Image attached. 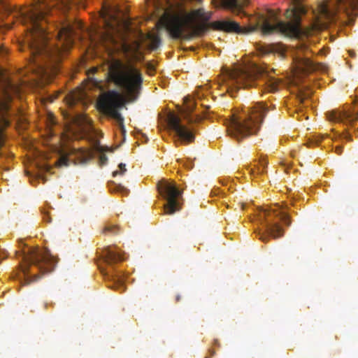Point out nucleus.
<instances>
[{
    "mask_svg": "<svg viewBox=\"0 0 358 358\" xmlns=\"http://www.w3.org/2000/svg\"><path fill=\"white\" fill-rule=\"evenodd\" d=\"M46 6L41 3L21 7L17 9V13L23 17V23L31 26L29 33L27 35V41L34 57L40 54L46 45L48 37L42 21L45 17Z\"/></svg>",
    "mask_w": 358,
    "mask_h": 358,
    "instance_id": "6",
    "label": "nucleus"
},
{
    "mask_svg": "<svg viewBox=\"0 0 358 358\" xmlns=\"http://www.w3.org/2000/svg\"><path fill=\"white\" fill-rule=\"evenodd\" d=\"M58 72L57 66H52L50 68L44 69L42 66H37L35 64L34 58H31L28 66L25 69H22L19 72L21 76H25L29 73L36 74V77L41 80L43 83H48L52 81L53 78Z\"/></svg>",
    "mask_w": 358,
    "mask_h": 358,
    "instance_id": "13",
    "label": "nucleus"
},
{
    "mask_svg": "<svg viewBox=\"0 0 358 358\" xmlns=\"http://www.w3.org/2000/svg\"><path fill=\"white\" fill-rule=\"evenodd\" d=\"M296 68L299 72L309 73L318 69V64L311 61L307 54L301 55L300 53L294 59Z\"/></svg>",
    "mask_w": 358,
    "mask_h": 358,
    "instance_id": "16",
    "label": "nucleus"
},
{
    "mask_svg": "<svg viewBox=\"0 0 358 358\" xmlns=\"http://www.w3.org/2000/svg\"><path fill=\"white\" fill-rule=\"evenodd\" d=\"M184 103L185 104V110L183 111L182 115L189 122H192L194 121V119L191 116V113L194 111L196 103L193 98L187 96L184 98ZM199 119L200 117L196 116L195 121Z\"/></svg>",
    "mask_w": 358,
    "mask_h": 358,
    "instance_id": "20",
    "label": "nucleus"
},
{
    "mask_svg": "<svg viewBox=\"0 0 358 358\" xmlns=\"http://www.w3.org/2000/svg\"><path fill=\"white\" fill-rule=\"evenodd\" d=\"M167 123L169 129L176 132L181 143L188 144L194 141L192 129L182 124L178 116L170 113L168 115Z\"/></svg>",
    "mask_w": 358,
    "mask_h": 358,
    "instance_id": "12",
    "label": "nucleus"
},
{
    "mask_svg": "<svg viewBox=\"0 0 358 358\" xmlns=\"http://www.w3.org/2000/svg\"><path fill=\"white\" fill-rule=\"evenodd\" d=\"M116 228V226L113 224V234H115V229Z\"/></svg>",
    "mask_w": 358,
    "mask_h": 358,
    "instance_id": "37",
    "label": "nucleus"
},
{
    "mask_svg": "<svg viewBox=\"0 0 358 358\" xmlns=\"http://www.w3.org/2000/svg\"><path fill=\"white\" fill-rule=\"evenodd\" d=\"M112 80V64L108 65L107 80L109 83Z\"/></svg>",
    "mask_w": 358,
    "mask_h": 358,
    "instance_id": "29",
    "label": "nucleus"
},
{
    "mask_svg": "<svg viewBox=\"0 0 358 358\" xmlns=\"http://www.w3.org/2000/svg\"><path fill=\"white\" fill-rule=\"evenodd\" d=\"M87 34L90 37V38L92 41L94 40V36L96 34V29L95 27H91L90 29H88L87 30Z\"/></svg>",
    "mask_w": 358,
    "mask_h": 358,
    "instance_id": "28",
    "label": "nucleus"
},
{
    "mask_svg": "<svg viewBox=\"0 0 358 358\" xmlns=\"http://www.w3.org/2000/svg\"><path fill=\"white\" fill-rule=\"evenodd\" d=\"M158 190L165 198L167 203L164 205L165 213L172 215L180 210L179 198L182 192L176 187L172 182L162 181L158 183Z\"/></svg>",
    "mask_w": 358,
    "mask_h": 358,
    "instance_id": "10",
    "label": "nucleus"
},
{
    "mask_svg": "<svg viewBox=\"0 0 358 358\" xmlns=\"http://www.w3.org/2000/svg\"><path fill=\"white\" fill-rule=\"evenodd\" d=\"M42 255H43V257H42L43 261L46 262V261L49 260L50 255L48 251L43 252Z\"/></svg>",
    "mask_w": 358,
    "mask_h": 358,
    "instance_id": "30",
    "label": "nucleus"
},
{
    "mask_svg": "<svg viewBox=\"0 0 358 358\" xmlns=\"http://www.w3.org/2000/svg\"><path fill=\"white\" fill-rule=\"evenodd\" d=\"M248 3V0H224L227 8L236 10H240Z\"/></svg>",
    "mask_w": 358,
    "mask_h": 358,
    "instance_id": "21",
    "label": "nucleus"
},
{
    "mask_svg": "<svg viewBox=\"0 0 358 358\" xmlns=\"http://www.w3.org/2000/svg\"><path fill=\"white\" fill-rule=\"evenodd\" d=\"M142 83V75L136 68L113 57V85L120 89L113 90V121L116 122L123 141L127 131L124 117L119 110L138 99Z\"/></svg>",
    "mask_w": 358,
    "mask_h": 358,
    "instance_id": "2",
    "label": "nucleus"
},
{
    "mask_svg": "<svg viewBox=\"0 0 358 358\" xmlns=\"http://www.w3.org/2000/svg\"><path fill=\"white\" fill-rule=\"evenodd\" d=\"M226 85L227 91L254 86H264L269 92L278 90L280 80L271 76L267 70L257 65L236 67L227 73Z\"/></svg>",
    "mask_w": 358,
    "mask_h": 358,
    "instance_id": "4",
    "label": "nucleus"
},
{
    "mask_svg": "<svg viewBox=\"0 0 358 358\" xmlns=\"http://www.w3.org/2000/svg\"><path fill=\"white\" fill-rule=\"evenodd\" d=\"M59 94V92H57L56 94L54 96H50L49 99H50V102H52L54 101V99H55L58 95Z\"/></svg>",
    "mask_w": 358,
    "mask_h": 358,
    "instance_id": "33",
    "label": "nucleus"
},
{
    "mask_svg": "<svg viewBox=\"0 0 358 358\" xmlns=\"http://www.w3.org/2000/svg\"><path fill=\"white\" fill-rule=\"evenodd\" d=\"M339 9L343 10L349 18L350 23L354 21V16L357 15L356 9L358 8V0H336Z\"/></svg>",
    "mask_w": 358,
    "mask_h": 358,
    "instance_id": "19",
    "label": "nucleus"
},
{
    "mask_svg": "<svg viewBox=\"0 0 358 358\" xmlns=\"http://www.w3.org/2000/svg\"><path fill=\"white\" fill-rule=\"evenodd\" d=\"M292 8L285 12V17L289 21H278L275 24L267 20L262 19V22H257L247 27H241L233 21H215L208 23L210 13H206L203 8H199L188 13L184 7V0L175 3L168 1L170 12L166 13L164 25L175 39L190 40L194 37L202 36L211 27L214 29L238 34H250L260 30L264 35L280 31L287 36L297 37L301 34V16L306 13V8L301 0H292Z\"/></svg>",
    "mask_w": 358,
    "mask_h": 358,
    "instance_id": "1",
    "label": "nucleus"
},
{
    "mask_svg": "<svg viewBox=\"0 0 358 358\" xmlns=\"http://www.w3.org/2000/svg\"><path fill=\"white\" fill-rule=\"evenodd\" d=\"M100 17L103 24V31L101 36V42L106 46L110 45L112 42V14L110 6H103L100 11Z\"/></svg>",
    "mask_w": 358,
    "mask_h": 358,
    "instance_id": "14",
    "label": "nucleus"
},
{
    "mask_svg": "<svg viewBox=\"0 0 358 358\" xmlns=\"http://www.w3.org/2000/svg\"><path fill=\"white\" fill-rule=\"evenodd\" d=\"M95 82L91 78L87 80L80 87L71 91L66 96V103L69 106H72L79 101H83L87 96V90Z\"/></svg>",
    "mask_w": 358,
    "mask_h": 358,
    "instance_id": "15",
    "label": "nucleus"
},
{
    "mask_svg": "<svg viewBox=\"0 0 358 358\" xmlns=\"http://www.w3.org/2000/svg\"><path fill=\"white\" fill-rule=\"evenodd\" d=\"M17 90L3 75V70L0 69V148L3 143L4 131L10 124L8 111L11 101V94L17 92Z\"/></svg>",
    "mask_w": 358,
    "mask_h": 358,
    "instance_id": "9",
    "label": "nucleus"
},
{
    "mask_svg": "<svg viewBox=\"0 0 358 358\" xmlns=\"http://www.w3.org/2000/svg\"><path fill=\"white\" fill-rule=\"evenodd\" d=\"M115 275H113V289L115 288Z\"/></svg>",
    "mask_w": 358,
    "mask_h": 358,
    "instance_id": "36",
    "label": "nucleus"
},
{
    "mask_svg": "<svg viewBox=\"0 0 358 358\" xmlns=\"http://www.w3.org/2000/svg\"><path fill=\"white\" fill-rule=\"evenodd\" d=\"M196 98H197V99H201V96H200V94H196Z\"/></svg>",
    "mask_w": 358,
    "mask_h": 358,
    "instance_id": "38",
    "label": "nucleus"
},
{
    "mask_svg": "<svg viewBox=\"0 0 358 358\" xmlns=\"http://www.w3.org/2000/svg\"><path fill=\"white\" fill-rule=\"evenodd\" d=\"M259 216L266 232H259L258 235L259 239L264 243L269 240V236L278 238L283 236L282 229L278 222L273 220L274 218L279 217L287 226H289L291 224L289 215L287 213L270 208H262Z\"/></svg>",
    "mask_w": 358,
    "mask_h": 358,
    "instance_id": "7",
    "label": "nucleus"
},
{
    "mask_svg": "<svg viewBox=\"0 0 358 358\" xmlns=\"http://www.w3.org/2000/svg\"><path fill=\"white\" fill-rule=\"evenodd\" d=\"M83 29V23L80 20H76L71 24H66L62 27L57 35V45L49 53L52 61L59 62L62 57L72 48L74 36Z\"/></svg>",
    "mask_w": 358,
    "mask_h": 358,
    "instance_id": "8",
    "label": "nucleus"
},
{
    "mask_svg": "<svg viewBox=\"0 0 358 358\" xmlns=\"http://www.w3.org/2000/svg\"><path fill=\"white\" fill-rule=\"evenodd\" d=\"M96 109L103 115H112V92L108 91L102 93L96 102Z\"/></svg>",
    "mask_w": 358,
    "mask_h": 358,
    "instance_id": "18",
    "label": "nucleus"
},
{
    "mask_svg": "<svg viewBox=\"0 0 358 358\" xmlns=\"http://www.w3.org/2000/svg\"><path fill=\"white\" fill-rule=\"evenodd\" d=\"M48 117L51 123H54V115L52 113H49Z\"/></svg>",
    "mask_w": 358,
    "mask_h": 358,
    "instance_id": "32",
    "label": "nucleus"
},
{
    "mask_svg": "<svg viewBox=\"0 0 358 358\" xmlns=\"http://www.w3.org/2000/svg\"><path fill=\"white\" fill-rule=\"evenodd\" d=\"M267 164H268V162L266 161V159H265V158L260 159L259 160L257 166H255V168L251 169V172L252 173L257 172V173H260V174L265 173V171H266L265 169L267 166Z\"/></svg>",
    "mask_w": 358,
    "mask_h": 358,
    "instance_id": "23",
    "label": "nucleus"
},
{
    "mask_svg": "<svg viewBox=\"0 0 358 358\" xmlns=\"http://www.w3.org/2000/svg\"><path fill=\"white\" fill-rule=\"evenodd\" d=\"M62 1V3L65 4L66 3L63 1V0H61Z\"/></svg>",
    "mask_w": 358,
    "mask_h": 358,
    "instance_id": "42",
    "label": "nucleus"
},
{
    "mask_svg": "<svg viewBox=\"0 0 358 358\" xmlns=\"http://www.w3.org/2000/svg\"><path fill=\"white\" fill-rule=\"evenodd\" d=\"M210 353H211V355H214L215 354V351L210 350Z\"/></svg>",
    "mask_w": 358,
    "mask_h": 358,
    "instance_id": "39",
    "label": "nucleus"
},
{
    "mask_svg": "<svg viewBox=\"0 0 358 358\" xmlns=\"http://www.w3.org/2000/svg\"><path fill=\"white\" fill-rule=\"evenodd\" d=\"M268 111V108L264 103L257 102L248 109L247 113L232 114L225 122L228 135L240 141L255 134Z\"/></svg>",
    "mask_w": 358,
    "mask_h": 358,
    "instance_id": "5",
    "label": "nucleus"
},
{
    "mask_svg": "<svg viewBox=\"0 0 358 358\" xmlns=\"http://www.w3.org/2000/svg\"><path fill=\"white\" fill-rule=\"evenodd\" d=\"M96 70H97V69H96V68H93V69H90V70L89 71V72H92V73H94L95 71H96Z\"/></svg>",
    "mask_w": 358,
    "mask_h": 358,
    "instance_id": "35",
    "label": "nucleus"
},
{
    "mask_svg": "<svg viewBox=\"0 0 358 358\" xmlns=\"http://www.w3.org/2000/svg\"><path fill=\"white\" fill-rule=\"evenodd\" d=\"M2 51H6L5 48H2Z\"/></svg>",
    "mask_w": 358,
    "mask_h": 358,
    "instance_id": "41",
    "label": "nucleus"
},
{
    "mask_svg": "<svg viewBox=\"0 0 358 358\" xmlns=\"http://www.w3.org/2000/svg\"><path fill=\"white\" fill-rule=\"evenodd\" d=\"M127 171L126 168V164L123 163H120L117 166V169L113 171V178H116L117 176H123Z\"/></svg>",
    "mask_w": 358,
    "mask_h": 358,
    "instance_id": "26",
    "label": "nucleus"
},
{
    "mask_svg": "<svg viewBox=\"0 0 358 358\" xmlns=\"http://www.w3.org/2000/svg\"><path fill=\"white\" fill-rule=\"evenodd\" d=\"M346 138H348V141H350V136H346Z\"/></svg>",
    "mask_w": 358,
    "mask_h": 358,
    "instance_id": "40",
    "label": "nucleus"
},
{
    "mask_svg": "<svg viewBox=\"0 0 358 358\" xmlns=\"http://www.w3.org/2000/svg\"><path fill=\"white\" fill-rule=\"evenodd\" d=\"M319 12L322 17L329 21L334 20V13L329 9L327 4L321 3L319 6Z\"/></svg>",
    "mask_w": 358,
    "mask_h": 358,
    "instance_id": "22",
    "label": "nucleus"
},
{
    "mask_svg": "<svg viewBox=\"0 0 358 358\" xmlns=\"http://www.w3.org/2000/svg\"><path fill=\"white\" fill-rule=\"evenodd\" d=\"M329 121L350 124L358 120V101L354 105H345L327 113Z\"/></svg>",
    "mask_w": 358,
    "mask_h": 358,
    "instance_id": "11",
    "label": "nucleus"
},
{
    "mask_svg": "<svg viewBox=\"0 0 358 358\" xmlns=\"http://www.w3.org/2000/svg\"><path fill=\"white\" fill-rule=\"evenodd\" d=\"M180 299H181L180 295L178 294V295L176 296V302L180 301Z\"/></svg>",
    "mask_w": 358,
    "mask_h": 358,
    "instance_id": "34",
    "label": "nucleus"
},
{
    "mask_svg": "<svg viewBox=\"0 0 358 358\" xmlns=\"http://www.w3.org/2000/svg\"><path fill=\"white\" fill-rule=\"evenodd\" d=\"M161 40L158 36H153L151 39L150 48L152 50H156L160 45Z\"/></svg>",
    "mask_w": 358,
    "mask_h": 358,
    "instance_id": "27",
    "label": "nucleus"
},
{
    "mask_svg": "<svg viewBox=\"0 0 358 358\" xmlns=\"http://www.w3.org/2000/svg\"><path fill=\"white\" fill-rule=\"evenodd\" d=\"M74 122L78 125L82 127V129L87 133V137L90 141V149L80 148L73 149L68 155L60 152V157L56 162V165L59 167L68 165V157H71L72 160L75 161L76 164H85L90 160L94 156V152L99 155V162L100 165H103L106 163L108 158L106 153L110 152V150L108 148L103 146L99 140L101 133L95 129L92 126V120L85 114L78 115Z\"/></svg>",
    "mask_w": 358,
    "mask_h": 358,
    "instance_id": "3",
    "label": "nucleus"
},
{
    "mask_svg": "<svg viewBox=\"0 0 358 358\" xmlns=\"http://www.w3.org/2000/svg\"><path fill=\"white\" fill-rule=\"evenodd\" d=\"M343 152V148L341 146H336V152L338 155H341Z\"/></svg>",
    "mask_w": 358,
    "mask_h": 358,
    "instance_id": "31",
    "label": "nucleus"
},
{
    "mask_svg": "<svg viewBox=\"0 0 358 358\" xmlns=\"http://www.w3.org/2000/svg\"><path fill=\"white\" fill-rule=\"evenodd\" d=\"M113 24L117 22V24L123 23L126 24L127 22V13H128V8L126 6H120L119 3L115 2L113 1ZM115 26L113 24V34L115 33ZM116 43L115 39L113 37V54L115 52V45Z\"/></svg>",
    "mask_w": 358,
    "mask_h": 358,
    "instance_id": "17",
    "label": "nucleus"
},
{
    "mask_svg": "<svg viewBox=\"0 0 358 358\" xmlns=\"http://www.w3.org/2000/svg\"><path fill=\"white\" fill-rule=\"evenodd\" d=\"M113 193H119L122 196H127L129 193V190L126 188L124 186L122 185L120 183H116L115 181L113 180Z\"/></svg>",
    "mask_w": 358,
    "mask_h": 358,
    "instance_id": "24",
    "label": "nucleus"
},
{
    "mask_svg": "<svg viewBox=\"0 0 358 358\" xmlns=\"http://www.w3.org/2000/svg\"><path fill=\"white\" fill-rule=\"evenodd\" d=\"M113 263L115 262H122L126 259L125 254L113 246Z\"/></svg>",
    "mask_w": 358,
    "mask_h": 358,
    "instance_id": "25",
    "label": "nucleus"
}]
</instances>
